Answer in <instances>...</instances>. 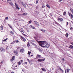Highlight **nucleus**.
Masks as SVG:
<instances>
[{"label": "nucleus", "mask_w": 73, "mask_h": 73, "mask_svg": "<svg viewBox=\"0 0 73 73\" xmlns=\"http://www.w3.org/2000/svg\"><path fill=\"white\" fill-rule=\"evenodd\" d=\"M38 43L41 47L48 48L50 46V44L47 43L46 41H40L38 42Z\"/></svg>", "instance_id": "f257e3e1"}, {"label": "nucleus", "mask_w": 73, "mask_h": 73, "mask_svg": "<svg viewBox=\"0 0 73 73\" xmlns=\"http://www.w3.org/2000/svg\"><path fill=\"white\" fill-rule=\"evenodd\" d=\"M68 15L70 17H71V19L73 18V15L72 13L70 14V13L68 12Z\"/></svg>", "instance_id": "f03ea898"}, {"label": "nucleus", "mask_w": 73, "mask_h": 73, "mask_svg": "<svg viewBox=\"0 0 73 73\" xmlns=\"http://www.w3.org/2000/svg\"><path fill=\"white\" fill-rule=\"evenodd\" d=\"M44 60H45V59H38V62H41V61H44Z\"/></svg>", "instance_id": "7ed1b4c3"}, {"label": "nucleus", "mask_w": 73, "mask_h": 73, "mask_svg": "<svg viewBox=\"0 0 73 73\" xmlns=\"http://www.w3.org/2000/svg\"><path fill=\"white\" fill-rule=\"evenodd\" d=\"M23 62V60H21L19 61L18 62V65H21V63Z\"/></svg>", "instance_id": "20e7f679"}, {"label": "nucleus", "mask_w": 73, "mask_h": 73, "mask_svg": "<svg viewBox=\"0 0 73 73\" xmlns=\"http://www.w3.org/2000/svg\"><path fill=\"white\" fill-rule=\"evenodd\" d=\"M4 28V27L3 26L1 25L0 27V30H1V32H3V28Z\"/></svg>", "instance_id": "39448f33"}, {"label": "nucleus", "mask_w": 73, "mask_h": 73, "mask_svg": "<svg viewBox=\"0 0 73 73\" xmlns=\"http://www.w3.org/2000/svg\"><path fill=\"white\" fill-rule=\"evenodd\" d=\"M21 37L22 38V41H24V42H25V41H26V39L25 38H24V37H23V36H21Z\"/></svg>", "instance_id": "423d86ee"}, {"label": "nucleus", "mask_w": 73, "mask_h": 73, "mask_svg": "<svg viewBox=\"0 0 73 73\" xmlns=\"http://www.w3.org/2000/svg\"><path fill=\"white\" fill-rule=\"evenodd\" d=\"M21 5H23V6L25 7V8H27V6H26V5H25L24 3H23V2H21Z\"/></svg>", "instance_id": "0eeeda50"}, {"label": "nucleus", "mask_w": 73, "mask_h": 73, "mask_svg": "<svg viewBox=\"0 0 73 73\" xmlns=\"http://www.w3.org/2000/svg\"><path fill=\"white\" fill-rule=\"evenodd\" d=\"M9 4L11 6H12V7H13V6L14 5L13 3H12V2H9Z\"/></svg>", "instance_id": "6e6552de"}, {"label": "nucleus", "mask_w": 73, "mask_h": 73, "mask_svg": "<svg viewBox=\"0 0 73 73\" xmlns=\"http://www.w3.org/2000/svg\"><path fill=\"white\" fill-rule=\"evenodd\" d=\"M31 44L32 45H33L34 46H35V47L34 48H36L37 47V45H36V44H35L33 43H31Z\"/></svg>", "instance_id": "1a4fd4ad"}, {"label": "nucleus", "mask_w": 73, "mask_h": 73, "mask_svg": "<svg viewBox=\"0 0 73 73\" xmlns=\"http://www.w3.org/2000/svg\"><path fill=\"white\" fill-rule=\"evenodd\" d=\"M31 44L32 45H33L34 46H35V47L34 48H36L37 47V45H36V44H35L33 43H31Z\"/></svg>", "instance_id": "9d476101"}, {"label": "nucleus", "mask_w": 73, "mask_h": 73, "mask_svg": "<svg viewBox=\"0 0 73 73\" xmlns=\"http://www.w3.org/2000/svg\"><path fill=\"white\" fill-rule=\"evenodd\" d=\"M30 27L31 28H32V29H36V28H35V27H33V26L32 25H31L30 26Z\"/></svg>", "instance_id": "9b49d317"}, {"label": "nucleus", "mask_w": 73, "mask_h": 73, "mask_svg": "<svg viewBox=\"0 0 73 73\" xmlns=\"http://www.w3.org/2000/svg\"><path fill=\"white\" fill-rule=\"evenodd\" d=\"M34 23H35V24L37 25H38V26H40V25L38 24V23L36 21H35Z\"/></svg>", "instance_id": "f8f14e48"}, {"label": "nucleus", "mask_w": 73, "mask_h": 73, "mask_svg": "<svg viewBox=\"0 0 73 73\" xmlns=\"http://www.w3.org/2000/svg\"><path fill=\"white\" fill-rule=\"evenodd\" d=\"M27 60L28 61L29 63H30L31 64H32V61H31V60H29V59H27Z\"/></svg>", "instance_id": "ddd939ff"}, {"label": "nucleus", "mask_w": 73, "mask_h": 73, "mask_svg": "<svg viewBox=\"0 0 73 73\" xmlns=\"http://www.w3.org/2000/svg\"><path fill=\"white\" fill-rule=\"evenodd\" d=\"M20 52H21V53H23L24 52V49L23 48H22V49H21L20 50Z\"/></svg>", "instance_id": "4468645a"}, {"label": "nucleus", "mask_w": 73, "mask_h": 73, "mask_svg": "<svg viewBox=\"0 0 73 73\" xmlns=\"http://www.w3.org/2000/svg\"><path fill=\"white\" fill-rule=\"evenodd\" d=\"M27 64L28 63L27 62H25L24 63H23V65H24V66H25V65H27Z\"/></svg>", "instance_id": "2eb2a0df"}, {"label": "nucleus", "mask_w": 73, "mask_h": 73, "mask_svg": "<svg viewBox=\"0 0 73 73\" xmlns=\"http://www.w3.org/2000/svg\"><path fill=\"white\" fill-rule=\"evenodd\" d=\"M41 69L42 70V71H43L44 72H46V70L45 69V68H41Z\"/></svg>", "instance_id": "dca6fc26"}, {"label": "nucleus", "mask_w": 73, "mask_h": 73, "mask_svg": "<svg viewBox=\"0 0 73 73\" xmlns=\"http://www.w3.org/2000/svg\"><path fill=\"white\" fill-rule=\"evenodd\" d=\"M1 50L2 52H5V50L3 48H1Z\"/></svg>", "instance_id": "f3484780"}, {"label": "nucleus", "mask_w": 73, "mask_h": 73, "mask_svg": "<svg viewBox=\"0 0 73 73\" xmlns=\"http://www.w3.org/2000/svg\"><path fill=\"white\" fill-rule=\"evenodd\" d=\"M66 70L67 71V73H68L69 72V70H70V69H69V68H68L67 70H66L65 72V73H66Z\"/></svg>", "instance_id": "a211bd4d"}, {"label": "nucleus", "mask_w": 73, "mask_h": 73, "mask_svg": "<svg viewBox=\"0 0 73 73\" xmlns=\"http://www.w3.org/2000/svg\"><path fill=\"white\" fill-rule=\"evenodd\" d=\"M15 54L16 55H18V52L17 51H16L14 52Z\"/></svg>", "instance_id": "6ab92c4d"}, {"label": "nucleus", "mask_w": 73, "mask_h": 73, "mask_svg": "<svg viewBox=\"0 0 73 73\" xmlns=\"http://www.w3.org/2000/svg\"><path fill=\"white\" fill-rule=\"evenodd\" d=\"M58 20H60V21H63V19L62 18H58Z\"/></svg>", "instance_id": "aec40b11"}, {"label": "nucleus", "mask_w": 73, "mask_h": 73, "mask_svg": "<svg viewBox=\"0 0 73 73\" xmlns=\"http://www.w3.org/2000/svg\"><path fill=\"white\" fill-rule=\"evenodd\" d=\"M68 48H70V49H72V48H73V46L72 45H70V46L68 47Z\"/></svg>", "instance_id": "412c9836"}, {"label": "nucleus", "mask_w": 73, "mask_h": 73, "mask_svg": "<svg viewBox=\"0 0 73 73\" xmlns=\"http://www.w3.org/2000/svg\"><path fill=\"white\" fill-rule=\"evenodd\" d=\"M38 1V0H36V1H34V3H36V4H37Z\"/></svg>", "instance_id": "4be33fe9"}, {"label": "nucleus", "mask_w": 73, "mask_h": 73, "mask_svg": "<svg viewBox=\"0 0 73 73\" xmlns=\"http://www.w3.org/2000/svg\"><path fill=\"white\" fill-rule=\"evenodd\" d=\"M31 51H29L27 54L29 55H30V54H31Z\"/></svg>", "instance_id": "5701e85b"}, {"label": "nucleus", "mask_w": 73, "mask_h": 73, "mask_svg": "<svg viewBox=\"0 0 73 73\" xmlns=\"http://www.w3.org/2000/svg\"><path fill=\"white\" fill-rule=\"evenodd\" d=\"M37 49H38V50L40 52H42V51L41 49H40L39 48H37Z\"/></svg>", "instance_id": "b1692460"}, {"label": "nucleus", "mask_w": 73, "mask_h": 73, "mask_svg": "<svg viewBox=\"0 0 73 73\" xmlns=\"http://www.w3.org/2000/svg\"><path fill=\"white\" fill-rule=\"evenodd\" d=\"M10 33H11V35H14V33H13V32H12L11 31H10Z\"/></svg>", "instance_id": "393cba45"}, {"label": "nucleus", "mask_w": 73, "mask_h": 73, "mask_svg": "<svg viewBox=\"0 0 73 73\" xmlns=\"http://www.w3.org/2000/svg\"><path fill=\"white\" fill-rule=\"evenodd\" d=\"M27 15H28V13H26L23 14V15H25V16Z\"/></svg>", "instance_id": "a878e982"}, {"label": "nucleus", "mask_w": 73, "mask_h": 73, "mask_svg": "<svg viewBox=\"0 0 73 73\" xmlns=\"http://www.w3.org/2000/svg\"><path fill=\"white\" fill-rule=\"evenodd\" d=\"M46 6V7H48V8H50V7L49 5H47Z\"/></svg>", "instance_id": "bb28decb"}, {"label": "nucleus", "mask_w": 73, "mask_h": 73, "mask_svg": "<svg viewBox=\"0 0 73 73\" xmlns=\"http://www.w3.org/2000/svg\"><path fill=\"white\" fill-rule=\"evenodd\" d=\"M15 42H16V43H17V42H19V41H18V40H16L14 41Z\"/></svg>", "instance_id": "cd10ccee"}, {"label": "nucleus", "mask_w": 73, "mask_h": 73, "mask_svg": "<svg viewBox=\"0 0 73 73\" xmlns=\"http://www.w3.org/2000/svg\"><path fill=\"white\" fill-rule=\"evenodd\" d=\"M27 46L29 47V46H30V44H29V42H28L27 44Z\"/></svg>", "instance_id": "c85d7f7f"}, {"label": "nucleus", "mask_w": 73, "mask_h": 73, "mask_svg": "<svg viewBox=\"0 0 73 73\" xmlns=\"http://www.w3.org/2000/svg\"><path fill=\"white\" fill-rule=\"evenodd\" d=\"M18 5H17V4H16V3H15V6L17 7H18Z\"/></svg>", "instance_id": "c756f323"}, {"label": "nucleus", "mask_w": 73, "mask_h": 73, "mask_svg": "<svg viewBox=\"0 0 73 73\" xmlns=\"http://www.w3.org/2000/svg\"><path fill=\"white\" fill-rule=\"evenodd\" d=\"M61 60H62V61H63V62H64L65 61V59L64 58H62Z\"/></svg>", "instance_id": "7c9ffc66"}, {"label": "nucleus", "mask_w": 73, "mask_h": 73, "mask_svg": "<svg viewBox=\"0 0 73 73\" xmlns=\"http://www.w3.org/2000/svg\"><path fill=\"white\" fill-rule=\"evenodd\" d=\"M40 31H42V32H45L46 30H45L42 29L40 30Z\"/></svg>", "instance_id": "2f4dec72"}, {"label": "nucleus", "mask_w": 73, "mask_h": 73, "mask_svg": "<svg viewBox=\"0 0 73 73\" xmlns=\"http://www.w3.org/2000/svg\"><path fill=\"white\" fill-rule=\"evenodd\" d=\"M12 1V0H7V2L8 3H9V1Z\"/></svg>", "instance_id": "473e14b6"}, {"label": "nucleus", "mask_w": 73, "mask_h": 73, "mask_svg": "<svg viewBox=\"0 0 73 73\" xmlns=\"http://www.w3.org/2000/svg\"><path fill=\"white\" fill-rule=\"evenodd\" d=\"M21 32H24V30L23 29H21Z\"/></svg>", "instance_id": "72a5a7b5"}, {"label": "nucleus", "mask_w": 73, "mask_h": 73, "mask_svg": "<svg viewBox=\"0 0 73 73\" xmlns=\"http://www.w3.org/2000/svg\"><path fill=\"white\" fill-rule=\"evenodd\" d=\"M31 23H32V21H30L29 22H28V24H31Z\"/></svg>", "instance_id": "f704fd0d"}, {"label": "nucleus", "mask_w": 73, "mask_h": 73, "mask_svg": "<svg viewBox=\"0 0 73 73\" xmlns=\"http://www.w3.org/2000/svg\"><path fill=\"white\" fill-rule=\"evenodd\" d=\"M66 15V12H64L63 13V15L64 16H65Z\"/></svg>", "instance_id": "c9c22d12"}, {"label": "nucleus", "mask_w": 73, "mask_h": 73, "mask_svg": "<svg viewBox=\"0 0 73 73\" xmlns=\"http://www.w3.org/2000/svg\"><path fill=\"white\" fill-rule=\"evenodd\" d=\"M16 9H18V10L20 9V7H18V6H17L16 7Z\"/></svg>", "instance_id": "e433bc0d"}, {"label": "nucleus", "mask_w": 73, "mask_h": 73, "mask_svg": "<svg viewBox=\"0 0 73 73\" xmlns=\"http://www.w3.org/2000/svg\"><path fill=\"white\" fill-rule=\"evenodd\" d=\"M7 40H8V38H6V39H4L3 40V41H7Z\"/></svg>", "instance_id": "4c0bfd02"}, {"label": "nucleus", "mask_w": 73, "mask_h": 73, "mask_svg": "<svg viewBox=\"0 0 73 73\" xmlns=\"http://www.w3.org/2000/svg\"><path fill=\"white\" fill-rule=\"evenodd\" d=\"M68 34L67 33L66 34V37H68Z\"/></svg>", "instance_id": "58836bf2"}, {"label": "nucleus", "mask_w": 73, "mask_h": 73, "mask_svg": "<svg viewBox=\"0 0 73 73\" xmlns=\"http://www.w3.org/2000/svg\"><path fill=\"white\" fill-rule=\"evenodd\" d=\"M15 43V41H14L13 42L11 43V44H14Z\"/></svg>", "instance_id": "ea45409f"}, {"label": "nucleus", "mask_w": 73, "mask_h": 73, "mask_svg": "<svg viewBox=\"0 0 73 73\" xmlns=\"http://www.w3.org/2000/svg\"><path fill=\"white\" fill-rule=\"evenodd\" d=\"M34 33L35 34L36 36H37V33H36L35 32H34Z\"/></svg>", "instance_id": "a19ab883"}, {"label": "nucleus", "mask_w": 73, "mask_h": 73, "mask_svg": "<svg viewBox=\"0 0 73 73\" xmlns=\"http://www.w3.org/2000/svg\"><path fill=\"white\" fill-rule=\"evenodd\" d=\"M60 71H61V72H62V73H63V72H64V71H63V70L62 69H60Z\"/></svg>", "instance_id": "79ce46f5"}, {"label": "nucleus", "mask_w": 73, "mask_h": 73, "mask_svg": "<svg viewBox=\"0 0 73 73\" xmlns=\"http://www.w3.org/2000/svg\"><path fill=\"white\" fill-rule=\"evenodd\" d=\"M30 5V4H28L27 5V6H28V7H30V5Z\"/></svg>", "instance_id": "37998d69"}, {"label": "nucleus", "mask_w": 73, "mask_h": 73, "mask_svg": "<svg viewBox=\"0 0 73 73\" xmlns=\"http://www.w3.org/2000/svg\"><path fill=\"white\" fill-rule=\"evenodd\" d=\"M8 17H6L5 19V20L6 19L7 20H8Z\"/></svg>", "instance_id": "c03bdc74"}, {"label": "nucleus", "mask_w": 73, "mask_h": 73, "mask_svg": "<svg viewBox=\"0 0 73 73\" xmlns=\"http://www.w3.org/2000/svg\"><path fill=\"white\" fill-rule=\"evenodd\" d=\"M55 72H56V73H58V70L57 69L56 70Z\"/></svg>", "instance_id": "a18cd8bd"}, {"label": "nucleus", "mask_w": 73, "mask_h": 73, "mask_svg": "<svg viewBox=\"0 0 73 73\" xmlns=\"http://www.w3.org/2000/svg\"><path fill=\"white\" fill-rule=\"evenodd\" d=\"M9 27H10V28L12 29V26H11V25H9Z\"/></svg>", "instance_id": "49530a36"}, {"label": "nucleus", "mask_w": 73, "mask_h": 73, "mask_svg": "<svg viewBox=\"0 0 73 73\" xmlns=\"http://www.w3.org/2000/svg\"><path fill=\"white\" fill-rule=\"evenodd\" d=\"M61 68L59 67L58 68V70H61Z\"/></svg>", "instance_id": "de8ad7c7"}, {"label": "nucleus", "mask_w": 73, "mask_h": 73, "mask_svg": "<svg viewBox=\"0 0 73 73\" xmlns=\"http://www.w3.org/2000/svg\"><path fill=\"white\" fill-rule=\"evenodd\" d=\"M15 56H13L12 57V58L14 60H15Z\"/></svg>", "instance_id": "09e8293b"}, {"label": "nucleus", "mask_w": 73, "mask_h": 73, "mask_svg": "<svg viewBox=\"0 0 73 73\" xmlns=\"http://www.w3.org/2000/svg\"><path fill=\"white\" fill-rule=\"evenodd\" d=\"M0 64H1V65H2V64H3V61L2 62H1V63H0Z\"/></svg>", "instance_id": "8fccbe9b"}, {"label": "nucleus", "mask_w": 73, "mask_h": 73, "mask_svg": "<svg viewBox=\"0 0 73 73\" xmlns=\"http://www.w3.org/2000/svg\"><path fill=\"white\" fill-rule=\"evenodd\" d=\"M11 29L12 30V31H13V32H15V31L14 30V29H13V28H11Z\"/></svg>", "instance_id": "3c124183"}, {"label": "nucleus", "mask_w": 73, "mask_h": 73, "mask_svg": "<svg viewBox=\"0 0 73 73\" xmlns=\"http://www.w3.org/2000/svg\"><path fill=\"white\" fill-rule=\"evenodd\" d=\"M68 23H68V22H67V24H66V26H67V25H68Z\"/></svg>", "instance_id": "603ef678"}, {"label": "nucleus", "mask_w": 73, "mask_h": 73, "mask_svg": "<svg viewBox=\"0 0 73 73\" xmlns=\"http://www.w3.org/2000/svg\"><path fill=\"white\" fill-rule=\"evenodd\" d=\"M11 60L12 61H13V60H14V59H13V58H12Z\"/></svg>", "instance_id": "864d4df0"}, {"label": "nucleus", "mask_w": 73, "mask_h": 73, "mask_svg": "<svg viewBox=\"0 0 73 73\" xmlns=\"http://www.w3.org/2000/svg\"><path fill=\"white\" fill-rule=\"evenodd\" d=\"M42 8H44L45 7V6L42 5Z\"/></svg>", "instance_id": "5fc2aeb1"}, {"label": "nucleus", "mask_w": 73, "mask_h": 73, "mask_svg": "<svg viewBox=\"0 0 73 73\" xmlns=\"http://www.w3.org/2000/svg\"><path fill=\"white\" fill-rule=\"evenodd\" d=\"M37 56H38V57H40V55H37Z\"/></svg>", "instance_id": "6e6d98bb"}, {"label": "nucleus", "mask_w": 73, "mask_h": 73, "mask_svg": "<svg viewBox=\"0 0 73 73\" xmlns=\"http://www.w3.org/2000/svg\"><path fill=\"white\" fill-rule=\"evenodd\" d=\"M56 24H57V25H60L59 24H58V23H57Z\"/></svg>", "instance_id": "4d7b16f0"}, {"label": "nucleus", "mask_w": 73, "mask_h": 73, "mask_svg": "<svg viewBox=\"0 0 73 73\" xmlns=\"http://www.w3.org/2000/svg\"><path fill=\"white\" fill-rule=\"evenodd\" d=\"M61 1H62V0H59V2H61Z\"/></svg>", "instance_id": "13d9d810"}, {"label": "nucleus", "mask_w": 73, "mask_h": 73, "mask_svg": "<svg viewBox=\"0 0 73 73\" xmlns=\"http://www.w3.org/2000/svg\"><path fill=\"white\" fill-rule=\"evenodd\" d=\"M73 28L72 27H71L70 28V30H72V29Z\"/></svg>", "instance_id": "bf43d9fd"}, {"label": "nucleus", "mask_w": 73, "mask_h": 73, "mask_svg": "<svg viewBox=\"0 0 73 73\" xmlns=\"http://www.w3.org/2000/svg\"><path fill=\"white\" fill-rule=\"evenodd\" d=\"M22 34H23V35L24 36H25V35L24 34H23V33H22Z\"/></svg>", "instance_id": "052dcab7"}, {"label": "nucleus", "mask_w": 73, "mask_h": 73, "mask_svg": "<svg viewBox=\"0 0 73 73\" xmlns=\"http://www.w3.org/2000/svg\"><path fill=\"white\" fill-rule=\"evenodd\" d=\"M11 73H14V72H11Z\"/></svg>", "instance_id": "680f3d73"}, {"label": "nucleus", "mask_w": 73, "mask_h": 73, "mask_svg": "<svg viewBox=\"0 0 73 73\" xmlns=\"http://www.w3.org/2000/svg\"><path fill=\"white\" fill-rule=\"evenodd\" d=\"M17 65L15 66V68H16V67H17Z\"/></svg>", "instance_id": "e2e57ef3"}, {"label": "nucleus", "mask_w": 73, "mask_h": 73, "mask_svg": "<svg viewBox=\"0 0 73 73\" xmlns=\"http://www.w3.org/2000/svg\"><path fill=\"white\" fill-rule=\"evenodd\" d=\"M72 45H73V42L71 43Z\"/></svg>", "instance_id": "0e129e2a"}, {"label": "nucleus", "mask_w": 73, "mask_h": 73, "mask_svg": "<svg viewBox=\"0 0 73 73\" xmlns=\"http://www.w3.org/2000/svg\"><path fill=\"white\" fill-rule=\"evenodd\" d=\"M8 49V47H7V48H6V49Z\"/></svg>", "instance_id": "69168bd1"}, {"label": "nucleus", "mask_w": 73, "mask_h": 73, "mask_svg": "<svg viewBox=\"0 0 73 73\" xmlns=\"http://www.w3.org/2000/svg\"><path fill=\"white\" fill-rule=\"evenodd\" d=\"M31 56H33V55H31Z\"/></svg>", "instance_id": "338daca9"}, {"label": "nucleus", "mask_w": 73, "mask_h": 73, "mask_svg": "<svg viewBox=\"0 0 73 73\" xmlns=\"http://www.w3.org/2000/svg\"><path fill=\"white\" fill-rule=\"evenodd\" d=\"M40 72H41V73H42V71H41Z\"/></svg>", "instance_id": "774afa93"}]
</instances>
